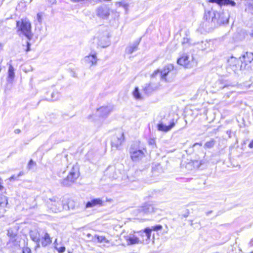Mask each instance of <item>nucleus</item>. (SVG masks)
<instances>
[{"label":"nucleus","instance_id":"3c124183","mask_svg":"<svg viewBox=\"0 0 253 253\" xmlns=\"http://www.w3.org/2000/svg\"><path fill=\"white\" fill-rule=\"evenodd\" d=\"M2 47V45L1 43H0V49H1Z\"/></svg>","mask_w":253,"mask_h":253},{"label":"nucleus","instance_id":"393cba45","mask_svg":"<svg viewBox=\"0 0 253 253\" xmlns=\"http://www.w3.org/2000/svg\"><path fill=\"white\" fill-rule=\"evenodd\" d=\"M7 235L10 237V242H12L13 243L16 242L17 234L11 229H9L7 230Z\"/></svg>","mask_w":253,"mask_h":253},{"label":"nucleus","instance_id":"72a5a7b5","mask_svg":"<svg viewBox=\"0 0 253 253\" xmlns=\"http://www.w3.org/2000/svg\"><path fill=\"white\" fill-rule=\"evenodd\" d=\"M148 143L150 145H155L156 141L154 138H150L148 140Z\"/></svg>","mask_w":253,"mask_h":253},{"label":"nucleus","instance_id":"9d476101","mask_svg":"<svg viewBox=\"0 0 253 253\" xmlns=\"http://www.w3.org/2000/svg\"><path fill=\"white\" fill-rule=\"evenodd\" d=\"M112 107L111 106H102L97 109L96 114L101 117H106L112 111Z\"/></svg>","mask_w":253,"mask_h":253},{"label":"nucleus","instance_id":"4be33fe9","mask_svg":"<svg viewBox=\"0 0 253 253\" xmlns=\"http://www.w3.org/2000/svg\"><path fill=\"white\" fill-rule=\"evenodd\" d=\"M126 240L128 243L131 245L138 244L140 242L139 238L134 235H130L127 237Z\"/></svg>","mask_w":253,"mask_h":253},{"label":"nucleus","instance_id":"423d86ee","mask_svg":"<svg viewBox=\"0 0 253 253\" xmlns=\"http://www.w3.org/2000/svg\"><path fill=\"white\" fill-rule=\"evenodd\" d=\"M125 139L124 133L121 130H118L112 136L111 139V146L113 148L118 149L122 144Z\"/></svg>","mask_w":253,"mask_h":253},{"label":"nucleus","instance_id":"c9c22d12","mask_svg":"<svg viewBox=\"0 0 253 253\" xmlns=\"http://www.w3.org/2000/svg\"><path fill=\"white\" fill-rule=\"evenodd\" d=\"M37 20L39 23H42V18L40 13H38L37 15Z\"/></svg>","mask_w":253,"mask_h":253},{"label":"nucleus","instance_id":"6e6552de","mask_svg":"<svg viewBox=\"0 0 253 253\" xmlns=\"http://www.w3.org/2000/svg\"><path fill=\"white\" fill-rule=\"evenodd\" d=\"M7 205V197L4 195L0 194V218L3 217L5 213Z\"/></svg>","mask_w":253,"mask_h":253},{"label":"nucleus","instance_id":"a211bd4d","mask_svg":"<svg viewBox=\"0 0 253 253\" xmlns=\"http://www.w3.org/2000/svg\"><path fill=\"white\" fill-rule=\"evenodd\" d=\"M141 236L143 238V241H145L146 243H148L150 239L151 232L149 227L145 228L143 231H140Z\"/></svg>","mask_w":253,"mask_h":253},{"label":"nucleus","instance_id":"2f4dec72","mask_svg":"<svg viewBox=\"0 0 253 253\" xmlns=\"http://www.w3.org/2000/svg\"><path fill=\"white\" fill-rule=\"evenodd\" d=\"M55 248L60 253H64L65 251V247L64 246L58 247L55 246Z\"/></svg>","mask_w":253,"mask_h":253},{"label":"nucleus","instance_id":"49530a36","mask_svg":"<svg viewBox=\"0 0 253 253\" xmlns=\"http://www.w3.org/2000/svg\"><path fill=\"white\" fill-rule=\"evenodd\" d=\"M56 0H50V2L52 4L56 3Z\"/></svg>","mask_w":253,"mask_h":253},{"label":"nucleus","instance_id":"473e14b6","mask_svg":"<svg viewBox=\"0 0 253 253\" xmlns=\"http://www.w3.org/2000/svg\"><path fill=\"white\" fill-rule=\"evenodd\" d=\"M22 253H32L31 249L28 247H24L22 250Z\"/></svg>","mask_w":253,"mask_h":253},{"label":"nucleus","instance_id":"79ce46f5","mask_svg":"<svg viewBox=\"0 0 253 253\" xmlns=\"http://www.w3.org/2000/svg\"><path fill=\"white\" fill-rule=\"evenodd\" d=\"M67 117H68V115L67 114H64L62 115V117L63 119L64 120H66L67 119Z\"/></svg>","mask_w":253,"mask_h":253},{"label":"nucleus","instance_id":"39448f33","mask_svg":"<svg viewBox=\"0 0 253 253\" xmlns=\"http://www.w3.org/2000/svg\"><path fill=\"white\" fill-rule=\"evenodd\" d=\"M47 206L53 212L57 213L61 211L63 208L62 207V202L57 197H52L47 201Z\"/></svg>","mask_w":253,"mask_h":253},{"label":"nucleus","instance_id":"6e6d98bb","mask_svg":"<svg viewBox=\"0 0 253 253\" xmlns=\"http://www.w3.org/2000/svg\"><path fill=\"white\" fill-rule=\"evenodd\" d=\"M102 237H101V238H100V240H102Z\"/></svg>","mask_w":253,"mask_h":253},{"label":"nucleus","instance_id":"37998d69","mask_svg":"<svg viewBox=\"0 0 253 253\" xmlns=\"http://www.w3.org/2000/svg\"><path fill=\"white\" fill-rule=\"evenodd\" d=\"M199 145L200 146H202V143H195L194 144H193V147H194L196 145Z\"/></svg>","mask_w":253,"mask_h":253},{"label":"nucleus","instance_id":"f3484780","mask_svg":"<svg viewBox=\"0 0 253 253\" xmlns=\"http://www.w3.org/2000/svg\"><path fill=\"white\" fill-rule=\"evenodd\" d=\"M11 60L7 63V65H9L8 70V77L7 81L8 82H12L15 77L14 69L12 65H11Z\"/></svg>","mask_w":253,"mask_h":253},{"label":"nucleus","instance_id":"4c0bfd02","mask_svg":"<svg viewBox=\"0 0 253 253\" xmlns=\"http://www.w3.org/2000/svg\"><path fill=\"white\" fill-rule=\"evenodd\" d=\"M30 45H31V44H30V42H27V49L26 50V51L27 52L30 50Z\"/></svg>","mask_w":253,"mask_h":253},{"label":"nucleus","instance_id":"8fccbe9b","mask_svg":"<svg viewBox=\"0 0 253 253\" xmlns=\"http://www.w3.org/2000/svg\"><path fill=\"white\" fill-rule=\"evenodd\" d=\"M211 212H212V211H209L207 212L206 213V214H207V215H209L210 213H211Z\"/></svg>","mask_w":253,"mask_h":253},{"label":"nucleus","instance_id":"0eeeda50","mask_svg":"<svg viewBox=\"0 0 253 253\" xmlns=\"http://www.w3.org/2000/svg\"><path fill=\"white\" fill-rule=\"evenodd\" d=\"M130 154L132 160L134 162L139 161L144 156L143 150L137 149L132 146L130 149Z\"/></svg>","mask_w":253,"mask_h":253},{"label":"nucleus","instance_id":"4468645a","mask_svg":"<svg viewBox=\"0 0 253 253\" xmlns=\"http://www.w3.org/2000/svg\"><path fill=\"white\" fill-rule=\"evenodd\" d=\"M140 212L145 214H149L154 211V208L153 205L149 204H146L141 207L139 209Z\"/></svg>","mask_w":253,"mask_h":253},{"label":"nucleus","instance_id":"c756f323","mask_svg":"<svg viewBox=\"0 0 253 253\" xmlns=\"http://www.w3.org/2000/svg\"><path fill=\"white\" fill-rule=\"evenodd\" d=\"M162 226L161 225H157L155 226H152L150 228V231L151 232L152 230L154 231H158L162 229Z\"/></svg>","mask_w":253,"mask_h":253},{"label":"nucleus","instance_id":"c03bdc74","mask_svg":"<svg viewBox=\"0 0 253 253\" xmlns=\"http://www.w3.org/2000/svg\"><path fill=\"white\" fill-rule=\"evenodd\" d=\"M23 175V172L22 171H20L19 174L17 175V177H19Z\"/></svg>","mask_w":253,"mask_h":253},{"label":"nucleus","instance_id":"f8f14e48","mask_svg":"<svg viewBox=\"0 0 253 253\" xmlns=\"http://www.w3.org/2000/svg\"><path fill=\"white\" fill-rule=\"evenodd\" d=\"M97 39L98 40L97 44L99 46L102 47H105L108 45V37L106 34L99 35L97 37Z\"/></svg>","mask_w":253,"mask_h":253},{"label":"nucleus","instance_id":"09e8293b","mask_svg":"<svg viewBox=\"0 0 253 253\" xmlns=\"http://www.w3.org/2000/svg\"><path fill=\"white\" fill-rule=\"evenodd\" d=\"M250 35L251 37L253 38V30H252L251 32L250 33Z\"/></svg>","mask_w":253,"mask_h":253},{"label":"nucleus","instance_id":"a19ab883","mask_svg":"<svg viewBox=\"0 0 253 253\" xmlns=\"http://www.w3.org/2000/svg\"><path fill=\"white\" fill-rule=\"evenodd\" d=\"M248 146L250 148H253V139L251 141Z\"/></svg>","mask_w":253,"mask_h":253},{"label":"nucleus","instance_id":"13d9d810","mask_svg":"<svg viewBox=\"0 0 253 253\" xmlns=\"http://www.w3.org/2000/svg\"><path fill=\"white\" fill-rule=\"evenodd\" d=\"M190 224L191 225H192V224H193L192 222H190Z\"/></svg>","mask_w":253,"mask_h":253},{"label":"nucleus","instance_id":"f257e3e1","mask_svg":"<svg viewBox=\"0 0 253 253\" xmlns=\"http://www.w3.org/2000/svg\"><path fill=\"white\" fill-rule=\"evenodd\" d=\"M229 16L227 13L223 11H217L211 9L206 11L204 19L206 21L203 23L209 30L218 27L228 23Z\"/></svg>","mask_w":253,"mask_h":253},{"label":"nucleus","instance_id":"b1692460","mask_svg":"<svg viewBox=\"0 0 253 253\" xmlns=\"http://www.w3.org/2000/svg\"><path fill=\"white\" fill-rule=\"evenodd\" d=\"M244 62L246 64L247 63H251L253 60V53L246 52V54L243 56Z\"/></svg>","mask_w":253,"mask_h":253},{"label":"nucleus","instance_id":"c85d7f7f","mask_svg":"<svg viewBox=\"0 0 253 253\" xmlns=\"http://www.w3.org/2000/svg\"><path fill=\"white\" fill-rule=\"evenodd\" d=\"M215 140L213 139H211L205 144L204 147L209 149L213 147L215 144Z\"/></svg>","mask_w":253,"mask_h":253},{"label":"nucleus","instance_id":"603ef678","mask_svg":"<svg viewBox=\"0 0 253 253\" xmlns=\"http://www.w3.org/2000/svg\"><path fill=\"white\" fill-rule=\"evenodd\" d=\"M218 84H223V83H222L221 81H219Z\"/></svg>","mask_w":253,"mask_h":253},{"label":"nucleus","instance_id":"1a4fd4ad","mask_svg":"<svg viewBox=\"0 0 253 253\" xmlns=\"http://www.w3.org/2000/svg\"><path fill=\"white\" fill-rule=\"evenodd\" d=\"M96 12L97 16L103 19L107 18L110 14L109 8L106 5L98 7Z\"/></svg>","mask_w":253,"mask_h":253},{"label":"nucleus","instance_id":"2eb2a0df","mask_svg":"<svg viewBox=\"0 0 253 253\" xmlns=\"http://www.w3.org/2000/svg\"><path fill=\"white\" fill-rule=\"evenodd\" d=\"M97 57L95 54L89 55L86 56L84 58V62L88 65L90 67L92 65H95L97 63Z\"/></svg>","mask_w":253,"mask_h":253},{"label":"nucleus","instance_id":"e433bc0d","mask_svg":"<svg viewBox=\"0 0 253 253\" xmlns=\"http://www.w3.org/2000/svg\"><path fill=\"white\" fill-rule=\"evenodd\" d=\"M17 179H18V177H17V176H15V175H12L9 178V181H14V180H16Z\"/></svg>","mask_w":253,"mask_h":253},{"label":"nucleus","instance_id":"f704fd0d","mask_svg":"<svg viewBox=\"0 0 253 253\" xmlns=\"http://www.w3.org/2000/svg\"><path fill=\"white\" fill-rule=\"evenodd\" d=\"M222 0H209L210 2L216 3L220 5H221V1Z\"/></svg>","mask_w":253,"mask_h":253},{"label":"nucleus","instance_id":"4d7b16f0","mask_svg":"<svg viewBox=\"0 0 253 253\" xmlns=\"http://www.w3.org/2000/svg\"><path fill=\"white\" fill-rule=\"evenodd\" d=\"M190 224L191 225H192V224H193L192 222H190Z\"/></svg>","mask_w":253,"mask_h":253},{"label":"nucleus","instance_id":"9b49d317","mask_svg":"<svg viewBox=\"0 0 253 253\" xmlns=\"http://www.w3.org/2000/svg\"><path fill=\"white\" fill-rule=\"evenodd\" d=\"M158 88V84L150 83L146 84L143 87L144 92L147 94H149L153 92L154 91L157 90Z\"/></svg>","mask_w":253,"mask_h":253},{"label":"nucleus","instance_id":"5701e85b","mask_svg":"<svg viewBox=\"0 0 253 253\" xmlns=\"http://www.w3.org/2000/svg\"><path fill=\"white\" fill-rule=\"evenodd\" d=\"M139 44V42H135L132 44L128 46L126 49V51L128 54H131L134 51H136L138 49V45Z\"/></svg>","mask_w":253,"mask_h":253},{"label":"nucleus","instance_id":"ea45409f","mask_svg":"<svg viewBox=\"0 0 253 253\" xmlns=\"http://www.w3.org/2000/svg\"><path fill=\"white\" fill-rule=\"evenodd\" d=\"M229 86H230L229 85L227 84H224L223 86H221L219 87V88L220 89H224L225 88H226V87H228Z\"/></svg>","mask_w":253,"mask_h":253},{"label":"nucleus","instance_id":"5fc2aeb1","mask_svg":"<svg viewBox=\"0 0 253 253\" xmlns=\"http://www.w3.org/2000/svg\"><path fill=\"white\" fill-rule=\"evenodd\" d=\"M102 237H101V238H100V240H102Z\"/></svg>","mask_w":253,"mask_h":253},{"label":"nucleus","instance_id":"864d4df0","mask_svg":"<svg viewBox=\"0 0 253 253\" xmlns=\"http://www.w3.org/2000/svg\"><path fill=\"white\" fill-rule=\"evenodd\" d=\"M188 216V214H185V215H184V217H187Z\"/></svg>","mask_w":253,"mask_h":253},{"label":"nucleus","instance_id":"aec40b11","mask_svg":"<svg viewBox=\"0 0 253 253\" xmlns=\"http://www.w3.org/2000/svg\"><path fill=\"white\" fill-rule=\"evenodd\" d=\"M41 245L42 247H46L51 243V240L49 235L47 233H45L44 236L42 237L40 240Z\"/></svg>","mask_w":253,"mask_h":253},{"label":"nucleus","instance_id":"20e7f679","mask_svg":"<svg viewBox=\"0 0 253 253\" xmlns=\"http://www.w3.org/2000/svg\"><path fill=\"white\" fill-rule=\"evenodd\" d=\"M79 169L78 166L72 167L67 177L62 180V184L65 186H69L74 183L79 177Z\"/></svg>","mask_w":253,"mask_h":253},{"label":"nucleus","instance_id":"dca6fc26","mask_svg":"<svg viewBox=\"0 0 253 253\" xmlns=\"http://www.w3.org/2000/svg\"><path fill=\"white\" fill-rule=\"evenodd\" d=\"M31 239L36 242L38 247H40V243L41 240L40 235L37 230H31L30 232Z\"/></svg>","mask_w":253,"mask_h":253},{"label":"nucleus","instance_id":"7ed1b4c3","mask_svg":"<svg viewBox=\"0 0 253 253\" xmlns=\"http://www.w3.org/2000/svg\"><path fill=\"white\" fill-rule=\"evenodd\" d=\"M176 72L174 70V66L172 64H169L166 65L162 70L157 69L155 70L152 74V78L155 77L157 75L159 74L161 79L165 82L169 81L167 79V76L169 74H175Z\"/></svg>","mask_w":253,"mask_h":253},{"label":"nucleus","instance_id":"58836bf2","mask_svg":"<svg viewBox=\"0 0 253 253\" xmlns=\"http://www.w3.org/2000/svg\"><path fill=\"white\" fill-rule=\"evenodd\" d=\"M35 164L34 162L32 160H31L29 162V164H28V166L29 167V168H31V167L34 165Z\"/></svg>","mask_w":253,"mask_h":253},{"label":"nucleus","instance_id":"a18cd8bd","mask_svg":"<svg viewBox=\"0 0 253 253\" xmlns=\"http://www.w3.org/2000/svg\"><path fill=\"white\" fill-rule=\"evenodd\" d=\"M20 130L19 129H15L14 132L15 133H19L20 132Z\"/></svg>","mask_w":253,"mask_h":253},{"label":"nucleus","instance_id":"bb28decb","mask_svg":"<svg viewBox=\"0 0 253 253\" xmlns=\"http://www.w3.org/2000/svg\"><path fill=\"white\" fill-rule=\"evenodd\" d=\"M245 11L252 12L253 11V1H247L245 3Z\"/></svg>","mask_w":253,"mask_h":253},{"label":"nucleus","instance_id":"cd10ccee","mask_svg":"<svg viewBox=\"0 0 253 253\" xmlns=\"http://www.w3.org/2000/svg\"><path fill=\"white\" fill-rule=\"evenodd\" d=\"M133 95L134 97L137 100H140L142 99V96L139 92L138 87H136L133 91Z\"/></svg>","mask_w":253,"mask_h":253},{"label":"nucleus","instance_id":"7c9ffc66","mask_svg":"<svg viewBox=\"0 0 253 253\" xmlns=\"http://www.w3.org/2000/svg\"><path fill=\"white\" fill-rule=\"evenodd\" d=\"M190 43V39L188 38H184L182 41V44L184 46H187V44L189 45Z\"/></svg>","mask_w":253,"mask_h":253},{"label":"nucleus","instance_id":"de8ad7c7","mask_svg":"<svg viewBox=\"0 0 253 253\" xmlns=\"http://www.w3.org/2000/svg\"><path fill=\"white\" fill-rule=\"evenodd\" d=\"M4 190V187L0 184V191Z\"/></svg>","mask_w":253,"mask_h":253},{"label":"nucleus","instance_id":"a878e982","mask_svg":"<svg viewBox=\"0 0 253 253\" xmlns=\"http://www.w3.org/2000/svg\"><path fill=\"white\" fill-rule=\"evenodd\" d=\"M221 5L231 6L235 7L236 5V3L232 0H222L221 1Z\"/></svg>","mask_w":253,"mask_h":253},{"label":"nucleus","instance_id":"6ab92c4d","mask_svg":"<svg viewBox=\"0 0 253 253\" xmlns=\"http://www.w3.org/2000/svg\"><path fill=\"white\" fill-rule=\"evenodd\" d=\"M102 205V200L99 199H94L90 201H88L85 206L86 208H92L97 205L101 206Z\"/></svg>","mask_w":253,"mask_h":253},{"label":"nucleus","instance_id":"ddd939ff","mask_svg":"<svg viewBox=\"0 0 253 253\" xmlns=\"http://www.w3.org/2000/svg\"><path fill=\"white\" fill-rule=\"evenodd\" d=\"M175 126V122L174 120H172V121L170 123V124L169 126H166L163 123H160L158 124L157 127L158 129L160 131L168 132L171 130L172 128H173Z\"/></svg>","mask_w":253,"mask_h":253},{"label":"nucleus","instance_id":"f03ea898","mask_svg":"<svg viewBox=\"0 0 253 253\" xmlns=\"http://www.w3.org/2000/svg\"><path fill=\"white\" fill-rule=\"evenodd\" d=\"M16 25L19 35L21 36L22 35L31 40L33 37L31 23L27 19H22L21 22L17 21Z\"/></svg>","mask_w":253,"mask_h":253},{"label":"nucleus","instance_id":"412c9836","mask_svg":"<svg viewBox=\"0 0 253 253\" xmlns=\"http://www.w3.org/2000/svg\"><path fill=\"white\" fill-rule=\"evenodd\" d=\"M177 62L181 66L188 67L189 63V56L187 55H184L177 60Z\"/></svg>","mask_w":253,"mask_h":253}]
</instances>
